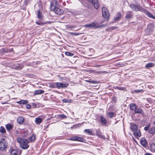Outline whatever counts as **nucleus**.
Segmentation results:
<instances>
[{
    "mask_svg": "<svg viewBox=\"0 0 155 155\" xmlns=\"http://www.w3.org/2000/svg\"><path fill=\"white\" fill-rule=\"evenodd\" d=\"M59 3L57 0H53L51 2L50 7L51 11L57 14L60 15L63 12V10L58 7Z\"/></svg>",
    "mask_w": 155,
    "mask_h": 155,
    "instance_id": "nucleus-1",
    "label": "nucleus"
},
{
    "mask_svg": "<svg viewBox=\"0 0 155 155\" xmlns=\"http://www.w3.org/2000/svg\"><path fill=\"white\" fill-rule=\"evenodd\" d=\"M80 2L85 7L88 5V3L90 2L92 4L96 9H97L100 5L98 0H81Z\"/></svg>",
    "mask_w": 155,
    "mask_h": 155,
    "instance_id": "nucleus-2",
    "label": "nucleus"
},
{
    "mask_svg": "<svg viewBox=\"0 0 155 155\" xmlns=\"http://www.w3.org/2000/svg\"><path fill=\"white\" fill-rule=\"evenodd\" d=\"M18 142L20 143L21 147L23 149H26L29 147V145L28 144L29 143L28 140L20 138H17Z\"/></svg>",
    "mask_w": 155,
    "mask_h": 155,
    "instance_id": "nucleus-3",
    "label": "nucleus"
},
{
    "mask_svg": "<svg viewBox=\"0 0 155 155\" xmlns=\"http://www.w3.org/2000/svg\"><path fill=\"white\" fill-rule=\"evenodd\" d=\"M130 7L132 11L136 12H137L138 11L142 12L144 8L140 4L136 5L134 4H131Z\"/></svg>",
    "mask_w": 155,
    "mask_h": 155,
    "instance_id": "nucleus-4",
    "label": "nucleus"
},
{
    "mask_svg": "<svg viewBox=\"0 0 155 155\" xmlns=\"http://www.w3.org/2000/svg\"><path fill=\"white\" fill-rule=\"evenodd\" d=\"M102 15L104 18H108L110 16V14L107 8L105 7H103L102 9Z\"/></svg>",
    "mask_w": 155,
    "mask_h": 155,
    "instance_id": "nucleus-5",
    "label": "nucleus"
},
{
    "mask_svg": "<svg viewBox=\"0 0 155 155\" xmlns=\"http://www.w3.org/2000/svg\"><path fill=\"white\" fill-rule=\"evenodd\" d=\"M7 146V144L4 140H0V150H4Z\"/></svg>",
    "mask_w": 155,
    "mask_h": 155,
    "instance_id": "nucleus-6",
    "label": "nucleus"
},
{
    "mask_svg": "<svg viewBox=\"0 0 155 155\" xmlns=\"http://www.w3.org/2000/svg\"><path fill=\"white\" fill-rule=\"evenodd\" d=\"M142 12L146 14L149 17L153 19H155V17L152 15L151 13H150L149 11H147V9L144 8Z\"/></svg>",
    "mask_w": 155,
    "mask_h": 155,
    "instance_id": "nucleus-7",
    "label": "nucleus"
},
{
    "mask_svg": "<svg viewBox=\"0 0 155 155\" xmlns=\"http://www.w3.org/2000/svg\"><path fill=\"white\" fill-rule=\"evenodd\" d=\"M72 140L78 141H82L83 139L82 137H74L71 138L70 139Z\"/></svg>",
    "mask_w": 155,
    "mask_h": 155,
    "instance_id": "nucleus-8",
    "label": "nucleus"
},
{
    "mask_svg": "<svg viewBox=\"0 0 155 155\" xmlns=\"http://www.w3.org/2000/svg\"><path fill=\"white\" fill-rule=\"evenodd\" d=\"M133 132V134L136 137H140L141 135L140 131L138 129Z\"/></svg>",
    "mask_w": 155,
    "mask_h": 155,
    "instance_id": "nucleus-9",
    "label": "nucleus"
},
{
    "mask_svg": "<svg viewBox=\"0 0 155 155\" xmlns=\"http://www.w3.org/2000/svg\"><path fill=\"white\" fill-rule=\"evenodd\" d=\"M11 155H20V153L16 150L11 149L10 151Z\"/></svg>",
    "mask_w": 155,
    "mask_h": 155,
    "instance_id": "nucleus-10",
    "label": "nucleus"
},
{
    "mask_svg": "<svg viewBox=\"0 0 155 155\" xmlns=\"http://www.w3.org/2000/svg\"><path fill=\"white\" fill-rule=\"evenodd\" d=\"M133 16V12L132 11L128 12L125 17L126 19H129L132 18Z\"/></svg>",
    "mask_w": 155,
    "mask_h": 155,
    "instance_id": "nucleus-11",
    "label": "nucleus"
},
{
    "mask_svg": "<svg viewBox=\"0 0 155 155\" xmlns=\"http://www.w3.org/2000/svg\"><path fill=\"white\" fill-rule=\"evenodd\" d=\"M57 83L58 88L66 87L68 86L67 83L64 84L61 82H58Z\"/></svg>",
    "mask_w": 155,
    "mask_h": 155,
    "instance_id": "nucleus-12",
    "label": "nucleus"
},
{
    "mask_svg": "<svg viewBox=\"0 0 155 155\" xmlns=\"http://www.w3.org/2000/svg\"><path fill=\"white\" fill-rule=\"evenodd\" d=\"M44 91L42 90H37L35 91L34 95V96L36 95L44 93Z\"/></svg>",
    "mask_w": 155,
    "mask_h": 155,
    "instance_id": "nucleus-13",
    "label": "nucleus"
},
{
    "mask_svg": "<svg viewBox=\"0 0 155 155\" xmlns=\"http://www.w3.org/2000/svg\"><path fill=\"white\" fill-rule=\"evenodd\" d=\"M140 143L143 146H147V141L145 138H142L141 139Z\"/></svg>",
    "mask_w": 155,
    "mask_h": 155,
    "instance_id": "nucleus-14",
    "label": "nucleus"
},
{
    "mask_svg": "<svg viewBox=\"0 0 155 155\" xmlns=\"http://www.w3.org/2000/svg\"><path fill=\"white\" fill-rule=\"evenodd\" d=\"M24 118L22 117H19L17 119V122L19 124H21L24 122Z\"/></svg>",
    "mask_w": 155,
    "mask_h": 155,
    "instance_id": "nucleus-15",
    "label": "nucleus"
},
{
    "mask_svg": "<svg viewBox=\"0 0 155 155\" xmlns=\"http://www.w3.org/2000/svg\"><path fill=\"white\" fill-rule=\"evenodd\" d=\"M130 129L132 131L134 132L138 129V128L137 125L135 124H134L130 126Z\"/></svg>",
    "mask_w": 155,
    "mask_h": 155,
    "instance_id": "nucleus-16",
    "label": "nucleus"
},
{
    "mask_svg": "<svg viewBox=\"0 0 155 155\" xmlns=\"http://www.w3.org/2000/svg\"><path fill=\"white\" fill-rule=\"evenodd\" d=\"M137 107L136 105L134 103H131L130 105V109L132 110H135Z\"/></svg>",
    "mask_w": 155,
    "mask_h": 155,
    "instance_id": "nucleus-17",
    "label": "nucleus"
},
{
    "mask_svg": "<svg viewBox=\"0 0 155 155\" xmlns=\"http://www.w3.org/2000/svg\"><path fill=\"white\" fill-rule=\"evenodd\" d=\"M86 27H90V28H95L96 24L94 22L88 24H86L85 25Z\"/></svg>",
    "mask_w": 155,
    "mask_h": 155,
    "instance_id": "nucleus-18",
    "label": "nucleus"
},
{
    "mask_svg": "<svg viewBox=\"0 0 155 155\" xmlns=\"http://www.w3.org/2000/svg\"><path fill=\"white\" fill-rule=\"evenodd\" d=\"M101 123L102 124H105L107 122V120L103 116H100Z\"/></svg>",
    "mask_w": 155,
    "mask_h": 155,
    "instance_id": "nucleus-19",
    "label": "nucleus"
},
{
    "mask_svg": "<svg viewBox=\"0 0 155 155\" xmlns=\"http://www.w3.org/2000/svg\"><path fill=\"white\" fill-rule=\"evenodd\" d=\"M37 16L38 19L42 20L43 16L39 10L38 11Z\"/></svg>",
    "mask_w": 155,
    "mask_h": 155,
    "instance_id": "nucleus-20",
    "label": "nucleus"
},
{
    "mask_svg": "<svg viewBox=\"0 0 155 155\" xmlns=\"http://www.w3.org/2000/svg\"><path fill=\"white\" fill-rule=\"evenodd\" d=\"M150 150L152 152L154 153L155 152V144L152 143L150 144Z\"/></svg>",
    "mask_w": 155,
    "mask_h": 155,
    "instance_id": "nucleus-21",
    "label": "nucleus"
},
{
    "mask_svg": "<svg viewBox=\"0 0 155 155\" xmlns=\"http://www.w3.org/2000/svg\"><path fill=\"white\" fill-rule=\"evenodd\" d=\"M135 113H140L142 114H144L143 111L140 108H136L135 110Z\"/></svg>",
    "mask_w": 155,
    "mask_h": 155,
    "instance_id": "nucleus-22",
    "label": "nucleus"
},
{
    "mask_svg": "<svg viewBox=\"0 0 155 155\" xmlns=\"http://www.w3.org/2000/svg\"><path fill=\"white\" fill-rule=\"evenodd\" d=\"M42 121V119L40 117H37L35 119V121L37 124H40Z\"/></svg>",
    "mask_w": 155,
    "mask_h": 155,
    "instance_id": "nucleus-23",
    "label": "nucleus"
},
{
    "mask_svg": "<svg viewBox=\"0 0 155 155\" xmlns=\"http://www.w3.org/2000/svg\"><path fill=\"white\" fill-rule=\"evenodd\" d=\"M28 101L26 100H22L21 101L16 102L17 103L19 104H25L28 103Z\"/></svg>",
    "mask_w": 155,
    "mask_h": 155,
    "instance_id": "nucleus-24",
    "label": "nucleus"
},
{
    "mask_svg": "<svg viewBox=\"0 0 155 155\" xmlns=\"http://www.w3.org/2000/svg\"><path fill=\"white\" fill-rule=\"evenodd\" d=\"M121 17L120 13L118 12L117 14V16L114 18V21H117Z\"/></svg>",
    "mask_w": 155,
    "mask_h": 155,
    "instance_id": "nucleus-25",
    "label": "nucleus"
},
{
    "mask_svg": "<svg viewBox=\"0 0 155 155\" xmlns=\"http://www.w3.org/2000/svg\"><path fill=\"white\" fill-rule=\"evenodd\" d=\"M154 64L152 63H150L147 64L145 67L146 68H149L154 67Z\"/></svg>",
    "mask_w": 155,
    "mask_h": 155,
    "instance_id": "nucleus-26",
    "label": "nucleus"
},
{
    "mask_svg": "<svg viewBox=\"0 0 155 155\" xmlns=\"http://www.w3.org/2000/svg\"><path fill=\"white\" fill-rule=\"evenodd\" d=\"M36 138V135L35 134H33L29 138L31 142H34L35 141Z\"/></svg>",
    "mask_w": 155,
    "mask_h": 155,
    "instance_id": "nucleus-27",
    "label": "nucleus"
},
{
    "mask_svg": "<svg viewBox=\"0 0 155 155\" xmlns=\"http://www.w3.org/2000/svg\"><path fill=\"white\" fill-rule=\"evenodd\" d=\"M50 87L53 88L58 87L57 83H54L51 84L50 85Z\"/></svg>",
    "mask_w": 155,
    "mask_h": 155,
    "instance_id": "nucleus-28",
    "label": "nucleus"
},
{
    "mask_svg": "<svg viewBox=\"0 0 155 155\" xmlns=\"http://www.w3.org/2000/svg\"><path fill=\"white\" fill-rule=\"evenodd\" d=\"M155 132V127H153L149 130V132L151 134H153Z\"/></svg>",
    "mask_w": 155,
    "mask_h": 155,
    "instance_id": "nucleus-29",
    "label": "nucleus"
},
{
    "mask_svg": "<svg viewBox=\"0 0 155 155\" xmlns=\"http://www.w3.org/2000/svg\"><path fill=\"white\" fill-rule=\"evenodd\" d=\"M107 116L110 118H111L115 116L114 113L113 112H111L108 113Z\"/></svg>",
    "mask_w": 155,
    "mask_h": 155,
    "instance_id": "nucleus-30",
    "label": "nucleus"
},
{
    "mask_svg": "<svg viewBox=\"0 0 155 155\" xmlns=\"http://www.w3.org/2000/svg\"><path fill=\"white\" fill-rule=\"evenodd\" d=\"M13 127V126L10 124H7L6 126V127L7 130H9L12 129Z\"/></svg>",
    "mask_w": 155,
    "mask_h": 155,
    "instance_id": "nucleus-31",
    "label": "nucleus"
},
{
    "mask_svg": "<svg viewBox=\"0 0 155 155\" xmlns=\"http://www.w3.org/2000/svg\"><path fill=\"white\" fill-rule=\"evenodd\" d=\"M0 132L2 134H5L6 133L5 129L4 127H0Z\"/></svg>",
    "mask_w": 155,
    "mask_h": 155,
    "instance_id": "nucleus-32",
    "label": "nucleus"
},
{
    "mask_svg": "<svg viewBox=\"0 0 155 155\" xmlns=\"http://www.w3.org/2000/svg\"><path fill=\"white\" fill-rule=\"evenodd\" d=\"M84 132L90 135H91L92 134V132L90 129H85L84 130Z\"/></svg>",
    "mask_w": 155,
    "mask_h": 155,
    "instance_id": "nucleus-33",
    "label": "nucleus"
},
{
    "mask_svg": "<svg viewBox=\"0 0 155 155\" xmlns=\"http://www.w3.org/2000/svg\"><path fill=\"white\" fill-rule=\"evenodd\" d=\"M8 50L7 49H5L4 48H2L0 50V52L2 53H6L8 52Z\"/></svg>",
    "mask_w": 155,
    "mask_h": 155,
    "instance_id": "nucleus-34",
    "label": "nucleus"
},
{
    "mask_svg": "<svg viewBox=\"0 0 155 155\" xmlns=\"http://www.w3.org/2000/svg\"><path fill=\"white\" fill-rule=\"evenodd\" d=\"M65 54L67 56H70L71 57L73 56L74 55V54L71 53L69 51H66L65 52Z\"/></svg>",
    "mask_w": 155,
    "mask_h": 155,
    "instance_id": "nucleus-35",
    "label": "nucleus"
},
{
    "mask_svg": "<svg viewBox=\"0 0 155 155\" xmlns=\"http://www.w3.org/2000/svg\"><path fill=\"white\" fill-rule=\"evenodd\" d=\"M36 23L37 24V25H44V24H47L46 23H43L42 22H41V21H36Z\"/></svg>",
    "mask_w": 155,
    "mask_h": 155,
    "instance_id": "nucleus-36",
    "label": "nucleus"
},
{
    "mask_svg": "<svg viewBox=\"0 0 155 155\" xmlns=\"http://www.w3.org/2000/svg\"><path fill=\"white\" fill-rule=\"evenodd\" d=\"M96 135L100 138H104V136L101 134L97 133Z\"/></svg>",
    "mask_w": 155,
    "mask_h": 155,
    "instance_id": "nucleus-37",
    "label": "nucleus"
},
{
    "mask_svg": "<svg viewBox=\"0 0 155 155\" xmlns=\"http://www.w3.org/2000/svg\"><path fill=\"white\" fill-rule=\"evenodd\" d=\"M86 81L88 82L89 83H97V82L96 81H91L90 80H86Z\"/></svg>",
    "mask_w": 155,
    "mask_h": 155,
    "instance_id": "nucleus-38",
    "label": "nucleus"
},
{
    "mask_svg": "<svg viewBox=\"0 0 155 155\" xmlns=\"http://www.w3.org/2000/svg\"><path fill=\"white\" fill-rule=\"evenodd\" d=\"M59 116L60 117L62 118L63 119L65 118H67V117L65 115L63 114H60L59 115Z\"/></svg>",
    "mask_w": 155,
    "mask_h": 155,
    "instance_id": "nucleus-39",
    "label": "nucleus"
},
{
    "mask_svg": "<svg viewBox=\"0 0 155 155\" xmlns=\"http://www.w3.org/2000/svg\"><path fill=\"white\" fill-rule=\"evenodd\" d=\"M150 127V124H149L147 126L145 127L144 128V130L146 131H149V129Z\"/></svg>",
    "mask_w": 155,
    "mask_h": 155,
    "instance_id": "nucleus-40",
    "label": "nucleus"
},
{
    "mask_svg": "<svg viewBox=\"0 0 155 155\" xmlns=\"http://www.w3.org/2000/svg\"><path fill=\"white\" fill-rule=\"evenodd\" d=\"M31 106L30 104H27L26 106V108L28 109H29L31 108Z\"/></svg>",
    "mask_w": 155,
    "mask_h": 155,
    "instance_id": "nucleus-41",
    "label": "nucleus"
},
{
    "mask_svg": "<svg viewBox=\"0 0 155 155\" xmlns=\"http://www.w3.org/2000/svg\"><path fill=\"white\" fill-rule=\"evenodd\" d=\"M117 88L118 89L121 90H124V88L123 87H118Z\"/></svg>",
    "mask_w": 155,
    "mask_h": 155,
    "instance_id": "nucleus-42",
    "label": "nucleus"
},
{
    "mask_svg": "<svg viewBox=\"0 0 155 155\" xmlns=\"http://www.w3.org/2000/svg\"><path fill=\"white\" fill-rule=\"evenodd\" d=\"M142 91V90H136L134 91V92L136 93H139V92H141V91Z\"/></svg>",
    "mask_w": 155,
    "mask_h": 155,
    "instance_id": "nucleus-43",
    "label": "nucleus"
},
{
    "mask_svg": "<svg viewBox=\"0 0 155 155\" xmlns=\"http://www.w3.org/2000/svg\"><path fill=\"white\" fill-rule=\"evenodd\" d=\"M68 100H67V99H64L63 100V101L64 102L67 103V102H68Z\"/></svg>",
    "mask_w": 155,
    "mask_h": 155,
    "instance_id": "nucleus-44",
    "label": "nucleus"
},
{
    "mask_svg": "<svg viewBox=\"0 0 155 155\" xmlns=\"http://www.w3.org/2000/svg\"><path fill=\"white\" fill-rule=\"evenodd\" d=\"M145 155H153L152 154L150 153H147L145 154Z\"/></svg>",
    "mask_w": 155,
    "mask_h": 155,
    "instance_id": "nucleus-45",
    "label": "nucleus"
},
{
    "mask_svg": "<svg viewBox=\"0 0 155 155\" xmlns=\"http://www.w3.org/2000/svg\"><path fill=\"white\" fill-rule=\"evenodd\" d=\"M48 22V23L49 24L50 23H51V22L50 21H48V22Z\"/></svg>",
    "mask_w": 155,
    "mask_h": 155,
    "instance_id": "nucleus-46",
    "label": "nucleus"
},
{
    "mask_svg": "<svg viewBox=\"0 0 155 155\" xmlns=\"http://www.w3.org/2000/svg\"><path fill=\"white\" fill-rule=\"evenodd\" d=\"M6 103H5V102H3V103H2V104H6Z\"/></svg>",
    "mask_w": 155,
    "mask_h": 155,
    "instance_id": "nucleus-47",
    "label": "nucleus"
},
{
    "mask_svg": "<svg viewBox=\"0 0 155 155\" xmlns=\"http://www.w3.org/2000/svg\"><path fill=\"white\" fill-rule=\"evenodd\" d=\"M61 0H60L59 2L60 3H61Z\"/></svg>",
    "mask_w": 155,
    "mask_h": 155,
    "instance_id": "nucleus-48",
    "label": "nucleus"
},
{
    "mask_svg": "<svg viewBox=\"0 0 155 155\" xmlns=\"http://www.w3.org/2000/svg\"><path fill=\"white\" fill-rule=\"evenodd\" d=\"M12 68H17L16 67H13Z\"/></svg>",
    "mask_w": 155,
    "mask_h": 155,
    "instance_id": "nucleus-49",
    "label": "nucleus"
},
{
    "mask_svg": "<svg viewBox=\"0 0 155 155\" xmlns=\"http://www.w3.org/2000/svg\"><path fill=\"white\" fill-rule=\"evenodd\" d=\"M91 50H93V51H94V50L93 49H91Z\"/></svg>",
    "mask_w": 155,
    "mask_h": 155,
    "instance_id": "nucleus-50",
    "label": "nucleus"
},
{
    "mask_svg": "<svg viewBox=\"0 0 155 155\" xmlns=\"http://www.w3.org/2000/svg\"><path fill=\"white\" fill-rule=\"evenodd\" d=\"M34 104L36 105V104Z\"/></svg>",
    "mask_w": 155,
    "mask_h": 155,
    "instance_id": "nucleus-51",
    "label": "nucleus"
},
{
    "mask_svg": "<svg viewBox=\"0 0 155 155\" xmlns=\"http://www.w3.org/2000/svg\"><path fill=\"white\" fill-rule=\"evenodd\" d=\"M17 68H18V67ZM19 68H21V67H20Z\"/></svg>",
    "mask_w": 155,
    "mask_h": 155,
    "instance_id": "nucleus-52",
    "label": "nucleus"
},
{
    "mask_svg": "<svg viewBox=\"0 0 155 155\" xmlns=\"http://www.w3.org/2000/svg\"><path fill=\"white\" fill-rule=\"evenodd\" d=\"M11 50H12V49H11Z\"/></svg>",
    "mask_w": 155,
    "mask_h": 155,
    "instance_id": "nucleus-53",
    "label": "nucleus"
},
{
    "mask_svg": "<svg viewBox=\"0 0 155 155\" xmlns=\"http://www.w3.org/2000/svg\"><path fill=\"white\" fill-rule=\"evenodd\" d=\"M70 68H73V67H71Z\"/></svg>",
    "mask_w": 155,
    "mask_h": 155,
    "instance_id": "nucleus-54",
    "label": "nucleus"
}]
</instances>
